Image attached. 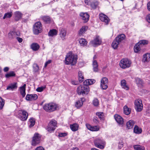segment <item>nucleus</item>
Instances as JSON below:
<instances>
[{
	"label": "nucleus",
	"instance_id": "nucleus-1",
	"mask_svg": "<svg viewBox=\"0 0 150 150\" xmlns=\"http://www.w3.org/2000/svg\"><path fill=\"white\" fill-rule=\"evenodd\" d=\"M77 58V55H74L70 52L66 55L65 58V64L66 65L70 64L71 65H74L76 62Z\"/></svg>",
	"mask_w": 150,
	"mask_h": 150
},
{
	"label": "nucleus",
	"instance_id": "nucleus-2",
	"mask_svg": "<svg viewBox=\"0 0 150 150\" xmlns=\"http://www.w3.org/2000/svg\"><path fill=\"white\" fill-rule=\"evenodd\" d=\"M58 108V105L53 103L46 104L43 106V109L48 112H53L57 110Z\"/></svg>",
	"mask_w": 150,
	"mask_h": 150
},
{
	"label": "nucleus",
	"instance_id": "nucleus-3",
	"mask_svg": "<svg viewBox=\"0 0 150 150\" xmlns=\"http://www.w3.org/2000/svg\"><path fill=\"white\" fill-rule=\"evenodd\" d=\"M89 91V87L84 85L78 86L76 90L77 93L79 95H82L83 96L87 94Z\"/></svg>",
	"mask_w": 150,
	"mask_h": 150
},
{
	"label": "nucleus",
	"instance_id": "nucleus-4",
	"mask_svg": "<svg viewBox=\"0 0 150 150\" xmlns=\"http://www.w3.org/2000/svg\"><path fill=\"white\" fill-rule=\"evenodd\" d=\"M148 43V41L146 40H140L135 45L134 47V52L136 53H138L142 47L145 45L147 44Z\"/></svg>",
	"mask_w": 150,
	"mask_h": 150
},
{
	"label": "nucleus",
	"instance_id": "nucleus-5",
	"mask_svg": "<svg viewBox=\"0 0 150 150\" xmlns=\"http://www.w3.org/2000/svg\"><path fill=\"white\" fill-rule=\"evenodd\" d=\"M131 62L127 59H123L120 61L119 64L120 67L122 69L129 68L130 66Z\"/></svg>",
	"mask_w": 150,
	"mask_h": 150
},
{
	"label": "nucleus",
	"instance_id": "nucleus-6",
	"mask_svg": "<svg viewBox=\"0 0 150 150\" xmlns=\"http://www.w3.org/2000/svg\"><path fill=\"white\" fill-rule=\"evenodd\" d=\"M28 116L27 112L25 110H19L18 112V117L22 121H25L27 120Z\"/></svg>",
	"mask_w": 150,
	"mask_h": 150
},
{
	"label": "nucleus",
	"instance_id": "nucleus-7",
	"mask_svg": "<svg viewBox=\"0 0 150 150\" xmlns=\"http://www.w3.org/2000/svg\"><path fill=\"white\" fill-rule=\"evenodd\" d=\"M42 26L41 23L38 22L35 23L33 27L34 33L36 35L38 34L42 31Z\"/></svg>",
	"mask_w": 150,
	"mask_h": 150
},
{
	"label": "nucleus",
	"instance_id": "nucleus-8",
	"mask_svg": "<svg viewBox=\"0 0 150 150\" xmlns=\"http://www.w3.org/2000/svg\"><path fill=\"white\" fill-rule=\"evenodd\" d=\"M135 108L137 112H140L143 109L142 101L140 99L136 100L134 101Z\"/></svg>",
	"mask_w": 150,
	"mask_h": 150
},
{
	"label": "nucleus",
	"instance_id": "nucleus-9",
	"mask_svg": "<svg viewBox=\"0 0 150 150\" xmlns=\"http://www.w3.org/2000/svg\"><path fill=\"white\" fill-rule=\"evenodd\" d=\"M57 122L55 120H52L50 121L47 126V130L50 132L54 131L57 127Z\"/></svg>",
	"mask_w": 150,
	"mask_h": 150
},
{
	"label": "nucleus",
	"instance_id": "nucleus-10",
	"mask_svg": "<svg viewBox=\"0 0 150 150\" xmlns=\"http://www.w3.org/2000/svg\"><path fill=\"white\" fill-rule=\"evenodd\" d=\"M41 140V136L40 134L38 133L34 134L33 137L32 142V145L33 146H35L40 142Z\"/></svg>",
	"mask_w": 150,
	"mask_h": 150
},
{
	"label": "nucleus",
	"instance_id": "nucleus-11",
	"mask_svg": "<svg viewBox=\"0 0 150 150\" xmlns=\"http://www.w3.org/2000/svg\"><path fill=\"white\" fill-rule=\"evenodd\" d=\"M104 143L105 142L103 140L98 138L96 139L94 141L95 146L101 149H103L104 148L103 145Z\"/></svg>",
	"mask_w": 150,
	"mask_h": 150
},
{
	"label": "nucleus",
	"instance_id": "nucleus-12",
	"mask_svg": "<svg viewBox=\"0 0 150 150\" xmlns=\"http://www.w3.org/2000/svg\"><path fill=\"white\" fill-rule=\"evenodd\" d=\"M108 79L106 77L103 78L101 80L100 87L103 90L106 89L108 87Z\"/></svg>",
	"mask_w": 150,
	"mask_h": 150
},
{
	"label": "nucleus",
	"instance_id": "nucleus-13",
	"mask_svg": "<svg viewBox=\"0 0 150 150\" xmlns=\"http://www.w3.org/2000/svg\"><path fill=\"white\" fill-rule=\"evenodd\" d=\"M101 43V40L99 36H96L95 39L91 41V44L93 46L100 45Z\"/></svg>",
	"mask_w": 150,
	"mask_h": 150
},
{
	"label": "nucleus",
	"instance_id": "nucleus-14",
	"mask_svg": "<svg viewBox=\"0 0 150 150\" xmlns=\"http://www.w3.org/2000/svg\"><path fill=\"white\" fill-rule=\"evenodd\" d=\"M38 96L36 94H27L25 99L27 100H35L37 99Z\"/></svg>",
	"mask_w": 150,
	"mask_h": 150
},
{
	"label": "nucleus",
	"instance_id": "nucleus-15",
	"mask_svg": "<svg viewBox=\"0 0 150 150\" xmlns=\"http://www.w3.org/2000/svg\"><path fill=\"white\" fill-rule=\"evenodd\" d=\"M100 20L103 22H104L106 24H108L109 20L108 17L103 13H101L99 15Z\"/></svg>",
	"mask_w": 150,
	"mask_h": 150
},
{
	"label": "nucleus",
	"instance_id": "nucleus-16",
	"mask_svg": "<svg viewBox=\"0 0 150 150\" xmlns=\"http://www.w3.org/2000/svg\"><path fill=\"white\" fill-rule=\"evenodd\" d=\"M80 16L84 23H86L88 21L89 15L87 13H81L80 14Z\"/></svg>",
	"mask_w": 150,
	"mask_h": 150
},
{
	"label": "nucleus",
	"instance_id": "nucleus-17",
	"mask_svg": "<svg viewBox=\"0 0 150 150\" xmlns=\"http://www.w3.org/2000/svg\"><path fill=\"white\" fill-rule=\"evenodd\" d=\"M17 88V83L14 82L9 84L7 87L6 89L13 91Z\"/></svg>",
	"mask_w": 150,
	"mask_h": 150
},
{
	"label": "nucleus",
	"instance_id": "nucleus-18",
	"mask_svg": "<svg viewBox=\"0 0 150 150\" xmlns=\"http://www.w3.org/2000/svg\"><path fill=\"white\" fill-rule=\"evenodd\" d=\"M114 118L116 122L119 124L122 125L123 124L124 121L123 118L120 115H115Z\"/></svg>",
	"mask_w": 150,
	"mask_h": 150
},
{
	"label": "nucleus",
	"instance_id": "nucleus-19",
	"mask_svg": "<svg viewBox=\"0 0 150 150\" xmlns=\"http://www.w3.org/2000/svg\"><path fill=\"white\" fill-rule=\"evenodd\" d=\"M86 126L88 129L93 131H98L99 128L98 126H92L88 124H86Z\"/></svg>",
	"mask_w": 150,
	"mask_h": 150
},
{
	"label": "nucleus",
	"instance_id": "nucleus-20",
	"mask_svg": "<svg viewBox=\"0 0 150 150\" xmlns=\"http://www.w3.org/2000/svg\"><path fill=\"white\" fill-rule=\"evenodd\" d=\"M59 35L61 38L64 40L65 38L66 35V30L63 28H60L59 29Z\"/></svg>",
	"mask_w": 150,
	"mask_h": 150
},
{
	"label": "nucleus",
	"instance_id": "nucleus-21",
	"mask_svg": "<svg viewBox=\"0 0 150 150\" xmlns=\"http://www.w3.org/2000/svg\"><path fill=\"white\" fill-rule=\"evenodd\" d=\"M135 124V121L133 120H130L127 122L126 125L127 128L128 129L132 128Z\"/></svg>",
	"mask_w": 150,
	"mask_h": 150
},
{
	"label": "nucleus",
	"instance_id": "nucleus-22",
	"mask_svg": "<svg viewBox=\"0 0 150 150\" xmlns=\"http://www.w3.org/2000/svg\"><path fill=\"white\" fill-rule=\"evenodd\" d=\"M96 81L94 79H88L86 80L83 82V84L87 86L92 85Z\"/></svg>",
	"mask_w": 150,
	"mask_h": 150
},
{
	"label": "nucleus",
	"instance_id": "nucleus-23",
	"mask_svg": "<svg viewBox=\"0 0 150 150\" xmlns=\"http://www.w3.org/2000/svg\"><path fill=\"white\" fill-rule=\"evenodd\" d=\"M14 15V19L15 21H18L21 19L22 14L20 12L16 11L15 12Z\"/></svg>",
	"mask_w": 150,
	"mask_h": 150
},
{
	"label": "nucleus",
	"instance_id": "nucleus-24",
	"mask_svg": "<svg viewBox=\"0 0 150 150\" xmlns=\"http://www.w3.org/2000/svg\"><path fill=\"white\" fill-rule=\"evenodd\" d=\"M125 38V35L124 34H121L118 35L115 39L116 40H117L119 43H120L124 40Z\"/></svg>",
	"mask_w": 150,
	"mask_h": 150
},
{
	"label": "nucleus",
	"instance_id": "nucleus-25",
	"mask_svg": "<svg viewBox=\"0 0 150 150\" xmlns=\"http://www.w3.org/2000/svg\"><path fill=\"white\" fill-rule=\"evenodd\" d=\"M150 61V53H148L144 55L142 61L144 62H149Z\"/></svg>",
	"mask_w": 150,
	"mask_h": 150
},
{
	"label": "nucleus",
	"instance_id": "nucleus-26",
	"mask_svg": "<svg viewBox=\"0 0 150 150\" xmlns=\"http://www.w3.org/2000/svg\"><path fill=\"white\" fill-rule=\"evenodd\" d=\"M41 18L45 23H49L51 22V19L49 16H43Z\"/></svg>",
	"mask_w": 150,
	"mask_h": 150
},
{
	"label": "nucleus",
	"instance_id": "nucleus-27",
	"mask_svg": "<svg viewBox=\"0 0 150 150\" xmlns=\"http://www.w3.org/2000/svg\"><path fill=\"white\" fill-rule=\"evenodd\" d=\"M78 128L79 125L76 123H74L70 125V128L71 130L73 132H75L78 130Z\"/></svg>",
	"mask_w": 150,
	"mask_h": 150
},
{
	"label": "nucleus",
	"instance_id": "nucleus-28",
	"mask_svg": "<svg viewBox=\"0 0 150 150\" xmlns=\"http://www.w3.org/2000/svg\"><path fill=\"white\" fill-rule=\"evenodd\" d=\"M88 29V27L86 26H83L80 30L79 32V35H83L84 33Z\"/></svg>",
	"mask_w": 150,
	"mask_h": 150
},
{
	"label": "nucleus",
	"instance_id": "nucleus-29",
	"mask_svg": "<svg viewBox=\"0 0 150 150\" xmlns=\"http://www.w3.org/2000/svg\"><path fill=\"white\" fill-rule=\"evenodd\" d=\"M31 48L33 51H36L39 49L40 46L38 44L33 43L31 44Z\"/></svg>",
	"mask_w": 150,
	"mask_h": 150
},
{
	"label": "nucleus",
	"instance_id": "nucleus-30",
	"mask_svg": "<svg viewBox=\"0 0 150 150\" xmlns=\"http://www.w3.org/2000/svg\"><path fill=\"white\" fill-rule=\"evenodd\" d=\"M124 113L126 115H128L130 113L131 109L128 107L127 105H125L123 107Z\"/></svg>",
	"mask_w": 150,
	"mask_h": 150
},
{
	"label": "nucleus",
	"instance_id": "nucleus-31",
	"mask_svg": "<svg viewBox=\"0 0 150 150\" xmlns=\"http://www.w3.org/2000/svg\"><path fill=\"white\" fill-rule=\"evenodd\" d=\"M142 129L137 125H135L134 129V132L137 134H140L142 133Z\"/></svg>",
	"mask_w": 150,
	"mask_h": 150
},
{
	"label": "nucleus",
	"instance_id": "nucleus-32",
	"mask_svg": "<svg viewBox=\"0 0 150 150\" xmlns=\"http://www.w3.org/2000/svg\"><path fill=\"white\" fill-rule=\"evenodd\" d=\"M121 85L122 88L127 90L129 89V87L126 85V81L125 80H123L121 81Z\"/></svg>",
	"mask_w": 150,
	"mask_h": 150
},
{
	"label": "nucleus",
	"instance_id": "nucleus-33",
	"mask_svg": "<svg viewBox=\"0 0 150 150\" xmlns=\"http://www.w3.org/2000/svg\"><path fill=\"white\" fill-rule=\"evenodd\" d=\"M57 31L54 29H53L50 30L48 33L49 36H53L54 35H56L57 34Z\"/></svg>",
	"mask_w": 150,
	"mask_h": 150
},
{
	"label": "nucleus",
	"instance_id": "nucleus-34",
	"mask_svg": "<svg viewBox=\"0 0 150 150\" xmlns=\"http://www.w3.org/2000/svg\"><path fill=\"white\" fill-rule=\"evenodd\" d=\"M93 70L95 72H97L98 71V65L96 60H94L93 63Z\"/></svg>",
	"mask_w": 150,
	"mask_h": 150
},
{
	"label": "nucleus",
	"instance_id": "nucleus-35",
	"mask_svg": "<svg viewBox=\"0 0 150 150\" xmlns=\"http://www.w3.org/2000/svg\"><path fill=\"white\" fill-rule=\"evenodd\" d=\"M79 42L81 46H84L86 45L87 43L86 40L84 38H81L79 39Z\"/></svg>",
	"mask_w": 150,
	"mask_h": 150
},
{
	"label": "nucleus",
	"instance_id": "nucleus-36",
	"mask_svg": "<svg viewBox=\"0 0 150 150\" xmlns=\"http://www.w3.org/2000/svg\"><path fill=\"white\" fill-rule=\"evenodd\" d=\"M119 43L117 40H116V39H115L112 44V46L114 49H115L118 47Z\"/></svg>",
	"mask_w": 150,
	"mask_h": 150
},
{
	"label": "nucleus",
	"instance_id": "nucleus-37",
	"mask_svg": "<svg viewBox=\"0 0 150 150\" xmlns=\"http://www.w3.org/2000/svg\"><path fill=\"white\" fill-rule=\"evenodd\" d=\"M133 147L135 150H144V147L139 145H135Z\"/></svg>",
	"mask_w": 150,
	"mask_h": 150
},
{
	"label": "nucleus",
	"instance_id": "nucleus-38",
	"mask_svg": "<svg viewBox=\"0 0 150 150\" xmlns=\"http://www.w3.org/2000/svg\"><path fill=\"white\" fill-rule=\"evenodd\" d=\"M79 80L81 82L83 81L84 80L83 76L81 71H79L78 73Z\"/></svg>",
	"mask_w": 150,
	"mask_h": 150
},
{
	"label": "nucleus",
	"instance_id": "nucleus-39",
	"mask_svg": "<svg viewBox=\"0 0 150 150\" xmlns=\"http://www.w3.org/2000/svg\"><path fill=\"white\" fill-rule=\"evenodd\" d=\"M16 74L14 71H11L5 75V77L6 78H8L10 77L14 76Z\"/></svg>",
	"mask_w": 150,
	"mask_h": 150
},
{
	"label": "nucleus",
	"instance_id": "nucleus-40",
	"mask_svg": "<svg viewBox=\"0 0 150 150\" xmlns=\"http://www.w3.org/2000/svg\"><path fill=\"white\" fill-rule=\"evenodd\" d=\"M98 4V3L97 1H95L91 3L90 6L93 9L96 8Z\"/></svg>",
	"mask_w": 150,
	"mask_h": 150
},
{
	"label": "nucleus",
	"instance_id": "nucleus-41",
	"mask_svg": "<svg viewBox=\"0 0 150 150\" xmlns=\"http://www.w3.org/2000/svg\"><path fill=\"white\" fill-rule=\"evenodd\" d=\"M29 122L30 123V124L29 125L30 127H32L35 124V120L34 118H30L29 120Z\"/></svg>",
	"mask_w": 150,
	"mask_h": 150
},
{
	"label": "nucleus",
	"instance_id": "nucleus-42",
	"mask_svg": "<svg viewBox=\"0 0 150 150\" xmlns=\"http://www.w3.org/2000/svg\"><path fill=\"white\" fill-rule=\"evenodd\" d=\"M12 16V13L11 12H9L5 13L4 17L3 19H5L6 18H10Z\"/></svg>",
	"mask_w": 150,
	"mask_h": 150
},
{
	"label": "nucleus",
	"instance_id": "nucleus-43",
	"mask_svg": "<svg viewBox=\"0 0 150 150\" xmlns=\"http://www.w3.org/2000/svg\"><path fill=\"white\" fill-rule=\"evenodd\" d=\"M93 103L94 106H98L99 104L98 100L96 98H94L93 101Z\"/></svg>",
	"mask_w": 150,
	"mask_h": 150
},
{
	"label": "nucleus",
	"instance_id": "nucleus-44",
	"mask_svg": "<svg viewBox=\"0 0 150 150\" xmlns=\"http://www.w3.org/2000/svg\"><path fill=\"white\" fill-rule=\"evenodd\" d=\"M4 104V102L3 99L0 97V110L3 108Z\"/></svg>",
	"mask_w": 150,
	"mask_h": 150
},
{
	"label": "nucleus",
	"instance_id": "nucleus-45",
	"mask_svg": "<svg viewBox=\"0 0 150 150\" xmlns=\"http://www.w3.org/2000/svg\"><path fill=\"white\" fill-rule=\"evenodd\" d=\"M34 70L35 72H38L39 69V67L38 65L36 63H34L33 64Z\"/></svg>",
	"mask_w": 150,
	"mask_h": 150
},
{
	"label": "nucleus",
	"instance_id": "nucleus-46",
	"mask_svg": "<svg viewBox=\"0 0 150 150\" xmlns=\"http://www.w3.org/2000/svg\"><path fill=\"white\" fill-rule=\"evenodd\" d=\"M136 81L137 84H139L140 85H142L143 83V81L139 78H137L136 79Z\"/></svg>",
	"mask_w": 150,
	"mask_h": 150
},
{
	"label": "nucleus",
	"instance_id": "nucleus-47",
	"mask_svg": "<svg viewBox=\"0 0 150 150\" xmlns=\"http://www.w3.org/2000/svg\"><path fill=\"white\" fill-rule=\"evenodd\" d=\"M85 99L84 98H81L80 100H78L77 101V103H80V105H83V103L85 101Z\"/></svg>",
	"mask_w": 150,
	"mask_h": 150
},
{
	"label": "nucleus",
	"instance_id": "nucleus-48",
	"mask_svg": "<svg viewBox=\"0 0 150 150\" xmlns=\"http://www.w3.org/2000/svg\"><path fill=\"white\" fill-rule=\"evenodd\" d=\"M97 115H98L99 118L101 120H103V113L102 112H97L96 113Z\"/></svg>",
	"mask_w": 150,
	"mask_h": 150
},
{
	"label": "nucleus",
	"instance_id": "nucleus-49",
	"mask_svg": "<svg viewBox=\"0 0 150 150\" xmlns=\"http://www.w3.org/2000/svg\"><path fill=\"white\" fill-rule=\"evenodd\" d=\"M45 87H39L36 89V91L38 92H41L42 91Z\"/></svg>",
	"mask_w": 150,
	"mask_h": 150
},
{
	"label": "nucleus",
	"instance_id": "nucleus-50",
	"mask_svg": "<svg viewBox=\"0 0 150 150\" xmlns=\"http://www.w3.org/2000/svg\"><path fill=\"white\" fill-rule=\"evenodd\" d=\"M26 86V85L25 84H24L23 86L20 87V91H25Z\"/></svg>",
	"mask_w": 150,
	"mask_h": 150
},
{
	"label": "nucleus",
	"instance_id": "nucleus-51",
	"mask_svg": "<svg viewBox=\"0 0 150 150\" xmlns=\"http://www.w3.org/2000/svg\"><path fill=\"white\" fill-rule=\"evenodd\" d=\"M67 135V134L66 133H59V136L61 137H64L66 136Z\"/></svg>",
	"mask_w": 150,
	"mask_h": 150
},
{
	"label": "nucleus",
	"instance_id": "nucleus-52",
	"mask_svg": "<svg viewBox=\"0 0 150 150\" xmlns=\"http://www.w3.org/2000/svg\"><path fill=\"white\" fill-rule=\"evenodd\" d=\"M14 35V33L13 31H11L8 34V36L9 38H12Z\"/></svg>",
	"mask_w": 150,
	"mask_h": 150
},
{
	"label": "nucleus",
	"instance_id": "nucleus-53",
	"mask_svg": "<svg viewBox=\"0 0 150 150\" xmlns=\"http://www.w3.org/2000/svg\"><path fill=\"white\" fill-rule=\"evenodd\" d=\"M52 62V60H48V61H47L45 63V65L44 67H46L47 65L50 63Z\"/></svg>",
	"mask_w": 150,
	"mask_h": 150
},
{
	"label": "nucleus",
	"instance_id": "nucleus-54",
	"mask_svg": "<svg viewBox=\"0 0 150 150\" xmlns=\"http://www.w3.org/2000/svg\"><path fill=\"white\" fill-rule=\"evenodd\" d=\"M146 19L147 21L150 23V14H148L146 17Z\"/></svg>",
	"mask_w": 150,
	"mask_h": 150
},
{
	"label": "nucleus",
	"instance_id": "nucleus-55",
	"mask_svg": "<svg viewBox=\"0 0 150 150\" xmlns=\"http://www.w3.org/2000/svg\"><path fill=\"white\" fill-rule=\"evenodd\" d=\"M21 94L23 98L24 97L26 94L25 93V91H20Z\"/></svg>",
	"mask_w": 150,
	"mask_h": 150
},
{
	"label": "nucleus",
	"instance_id": "nucleus-56",
	"mask_svg": "<svg viewBox=\"0 0 150 150\" xmlns=\"http://www.w3.org/2000/svg\"><path fill=\"white\" fill-rule=\"evenodd\" d=\"M123 143L122 142H121L119 143L118 145V147L119 149H121L123 146Z\"/></svg>",
	"mask_w": 150,
	"mask_h": 150
},
{
	"label": "nucleus",
	"instance_id": "nucleus-57",
	"mask_svg": "<svg viewBox=\"0 0 150 150\" xmlns=\"http://www.w3.org/2000/svg\"><path fill=\"white\" fill-rule=\"evenodd\" d=\"M91 0H85V2L87 5H89L91 4Z\"/></svg>",
	"mask_w": 150,
	"mask_h": 150
},
{
	"label": "nucleus",
	"instance_id": "nucleus-58",
	"mask_svg": "<svg viewBox=\"0 0 150 150\" xmlns=\"http://www.w3.org/2000/svg\"><path fill=\"white\" fill-rule=\"evenodd\" d=\"M35 150H44V149L42 147L39 146L37 147L36 149Z\"/></svg>",
	"mask_w": 150,
	"mask_h": 150
},
{
	"label": "nucleus",
	"instance_id": "nucleus-59",
	"mask_svg": "<svg viewBox=\"0 0 150 150\" xmlns=\"http://www.w3.org/2000/svg\"><path fill=\"white\" fill-rule=\"evenodd\" d=\"M77 101L76 102V104H75V106L77 108H79L80 107H81V106H82V105L80 106V105H79L80 104V103H78L77 105Z\"/></svg>",
	"mask_w": 150,
	"mask_h": 150
},
{
	"label": "nucleus",
	"instance_id": "nucleus-60",
	"mask_svg": "<svg viewBox=\"0 0 150 150\" xmlns=\"http://www.w3.org/2000/svg\"><path fill=\"white\" fill-rule=\"evenodd\" d=\"M17 40L19 42H21L23 41V39L19 37H17L16 38Z\"/></svg>",
	"mask_w": 150,
	"mask_h": 150
},
{
	"label": "nucleus",
	"instance_id": "nucleus-61",
	"mask_svg": "<svg viewBox=\"0 0 150 150\" xmlns=\"http://www.w3.org/2000/svg\"><path fill=\"white\" fill-rule=\"evenodd\" d=\"M93 121L94 122L96 123L98 122V118L96 117H94L93 119Z\"/></svg>",
	"mask_w": 150,
	"mask_h": 150
},
{
	"label": "nucleus",
	"instance_id": "nucleus-62",
	"mask_svg": "<svg viewBox=\"0 0 150 150\" xmlns=\"http://www.w3.org/2000/svg\"><path fill=\"white\" fill-rule=\"evenodd\" d=\"M9 68L8 67H6L4 68V72H6L8 71L9 70Z\"/></svg>",
	"mask_w": 150,
	"mask_h": 150
},
{
	"label": "nucleus",
	"instance_id": "nucleus-63",
	"mask_svg": "<svg viewBox=\"0 0 150 150\" xmlns=\"http://www.w3.org/2000/svg\"><path fill=\"white\" fill-rule=\"evenodd\" d=\"M147 8L148 10L150 11V2L148 3L147 4Z\"/></svg>",
	"mask_w": 150,
	"mask_h": 150
},
{
	"label": "nucleus",
	"instance_id": "nucleus-64",
	"mask_svg": "<svg viewBox=\"0 0 150 150\" xmlns=\"http://www.w3.org/2000/svg\"><path fill=\"white\" fill-rule=\"evenodd\" d=\"M78 148L77 147H74L71 149L70 150H78Z\"/></svg>",
	"mask_w": 150,
	"mask_h": 150
}]
</instances>
